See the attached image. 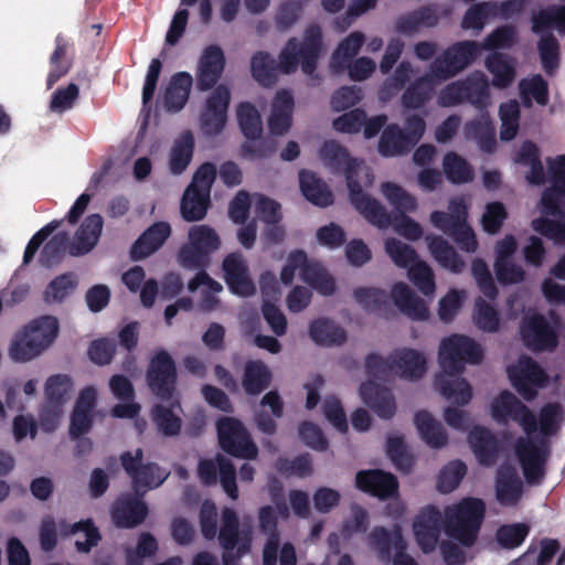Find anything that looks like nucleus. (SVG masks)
<instances>
[{
  "label": "nucleus",
  "instance_id": "774afa93",
  "mask_svg": "<svg viewBox=\"0 0 565 565\" xmlns=\"http://www.w3.org/2000/svg\"><path fill=\"white\" fill-rule=\"evenodd\" d=\"M531 226L535 232L555 243L565 242V217L556 220L537 217L532 221Z\"/></svg>",
  "mask_w": 565,
  "mask_h": 565
},
{
  "label": "nucleus",
  "instance_id": "a18cd8bd",
  "mask_svg": "<svg viewBox=\"0 0 565 565\" xmlns=\"http://www.w3.org/2000/svg\"><path fill=\"white\" fill-rule=\"evenodd\" d=\"M365 38L362 32L354 31L344 38L331 56V67L335 72H343L348 63L354 60L364 44Z\"/></svg>",
  "mask_w": 565,
  "mask_h": 565
},
{
  "label": "nucleus",
  "instance_id": "6ab92c4d",
  "mask_svg": "<svg viewBox=\"0 0 565 565\" xmlns=\"http://www.w3.org/2000/svg\"><path fill=\"white\" fill-rule=\"evenodd\" d=\"M524 345L533 352H552L558 345V335L541 313L526 316L520 324Z\"/></svg>",
  "mask_w": 565,
  "mask_h": 565
},
{
  "label": "nucleus",
  "instance_id": "39448f33",
  "mask_svg": "<svg viewBox=\"0 0 565 565\" xmlns=\"http://www.w3.org/2000/svg\"><path fill=\"white\" fill-rule=\"evenodd\" d=\"M200 527L203 537L207 541L217 535L222 547L223 565H239L241 559L249 553L252 547V532L249 529L239 527L237 513L225 508L221 515V527L217 533V513L214 505L203 508L200 511Z\"/></svg>",
  "mask_w": 565,
  "mask_h": 565
},
{
  "label": "nucleus",
  "instance_id": "20e7f679",
  "mask_svg": "<svg viewBox=\"0 0 565 565\" xmlns=\"http://www.w3.org/2000/svg\"><path fill=\"white\" fill-rule=\"evenodd\" d=\"M320 159L332 172H342L347 180L349 198L354 209L372 225L388 226V212L374 198L365 193L358 180L361 169L356 159L350 157L347 148L334 140L326 141L319 151Z\"/></svg>",
  "mask_w": 565,
  "mask_h": 565
},
{
  "label": "nucleus",
  "instance_id": "603ef678",
  "mask_svg": "<svg viewBox=\"0 0 565 565\" xmlns=\"http://www.w3.org/2000/svg\"><path fill=\"white\" fill-rule=\"evenodd\" d=\"M236 117L239 129L247 140L258 139L263 134V122L257 108L249 102L237 105Z\"/></svg>",
  "mask_w": 565,
  "mask_h": 565
},
{
  "label": "nucleus",
  "instance_id": "bf43d9fd",
  "mask_svg": "<svg viewBox=\"0 0 565 565\" xmlns=\"http://www.w3.org/2000/svg\"><path fill=\"white\" fill-rule=\"evenodd\" d=\"M531 527L526 523H511L500 525L495 531V541L503 550H515L523 544Z\"/></svg>",
  "mask_w": 565,
  "mask_h": 565
},
{
  "label": "nucleus",
  "instance_id": "f03ea898",
  "mask_svg": "<svg viewBox=\"0 0 565 565\" xmlns=\"http://www.w3.org/2000/svg\"><path fill=\"white\" fill-rule=\"evenodd\" d=\"M483 359L481 347L470 337L451 334L439 347L438 360L443 373L435 379L440 394L454 404L465 406L472 398L470 384L460 376L465 364H478Z\"/></svg>",
  "mask_w": 565,
  "mask_h": 565
},
{
  "label": "nucleus",
  "instance_id": "aec40b11",
  "mask_svg": "<svg viewBox=\"0 0 565 565\" xmlns=\"http://www.w3.org/2000/svg\"><path fill=\"white\" fill-rule=\"evenodd\" d=\"M231 104V90L224 85H217L207 96L200 124L203 132L207 136L221 134L227 121V111Z\"/></svg>",
  "mask_w": 565,
  "mask_h": 565
},
{
  "label": "nucleus",
  "instance_id": "b1692460",
  "mask_svg": "<svg viewBox=\"0 0 565 565\" xmlns=\"http://www.w3.org/2000/svg\"><path fill=\"white\" fill-rule=\"evenodd\" d=\"M426 131L425 119L417 115H407L404 126L391 124V157L408 153L423 138Z\"/></svg>",
  "mask_w": 565,
  "mask_h": 565
},
{
  "label": "nucleus",
  "instance_id": "4d7b16f0",
  "mask_svg": "<svg viewBox=\"0 0 565 565\" xmlns=\"http://www.w3.org/2000/svg\"><path fill=\"white\" fill-rule=\"evenodd\" d=\"M498 9L497 2L483 1L472 4L462 18L461 28L481 31L489 18L498 15Z\"/></svg>",
  "mask_w": 565,
  "mask_h": 565
},
{
  "label": "nucleus",
  "instance_id": "8fccbe9b",
  "mask_svg": "<svg viewBox=\"0 0 565 565\" xmlns=\"http://www.w3.org/2000/svg\"><path fill=\"white\" fill-rule=\"evenodd\" d=\"M360 396L381 418H388V387L369 380L361 384Z\"/></svg>",
  "mask_w": 565,
  "mask_h": 565
},
{
  "label": "nucleus",
  "instance_id": "5fc2aeb1",
  "mask_svg": "<svg viewBox=\"0 0 565 565\" xmlns=\"http://www.w3.org/2000/svg\"><path fill=\"white\" fill-rule=\"evenodd\" d=\"M76 275L72 271L64 273L52 279L43 292L46 303L63 302L77 287Z\"/></svg>",
  "mask_w": 565,
  "mask_h": 565
},
{
  "label": "nucleus",
  "instance_id": "a19ab883",
  "mask_svg": "<svg viewBox=\"0 0 565 565\" xmlns=\"http://www.w3.org/2000/svg\"><path fill=\"white\" fill-rule=\"evenodd\" d=\"M414 423L422 439L431 448L439 449L447 445L448 435L439 422L427 411L415 414Z\"/></svg>",
  "mask_w": 565,
  "mask_h": 565
},
{
  "label": "nucleus",
  "instance_id": "a878e982",
  "mask_svg": "<svg viewBox=\"0 0 565 565\" xmlns=\"http://www.w3.org/2000/svg\"><path fill=\"white\" fill-rule=\"evenodd\" d=\"M170 235L171 226L168 222L153 223L132 244L130 258L138 262L149 257L163 246Z\"/></svg>",
  "mask_w": 565,
  "mask_h": 565
},
{
  "label": "nucleus",
  "instance_id": "bb28decb",
  "mask_svg": "<svg viewBox=\"0 0 565 565\" xmlns=\"http://www.w3.org/2000/svg\"><path fill=\"white\" fill-rule=\"evenodd\" d=\"M104 220L100 214L94 213L85 217L76 230L73 241L68 247V254L74 257L88 254L97 245Z\"/></svg>",
  "mask_w": 565,
  "mask_h": 565
},
{
  "label": "nucleus",
  "instance_id": "7ed1b4c3",
  "mask_svg": "<svg viewBox=\"0 0 565 565\" xmlns=\"http://www.w3.org/2000/svg\"><path fill=\"white\" fill-rule=\"evenodd\" d=\"M536 418L541 436L536 439L520 437L514 446L523 476L530 484H539L545 477V465L551 454L548 438L559 431L565 420L563 406L556 402L546 403Z\"/></svg>",
  "mask_w": 565,
  "mask_h": 565
},
{
  "label": "nucleus",
  "instance_id": "37998d69",
  "mask_svg": "<svg viewBox=\"0 0 565 565\" xmlns=\"http://www.w3.org/2000/svg\"><path fill=\"white\" fill-rule=\"evenodd\" d=\"M309 335L319 345H341L347 341L345 330L328 318L311 321Z\"/></svg>",
  "mask_w": 565,
  "mask_h": 565
},
{
  "label": "nucleus",
  "instance_id": "412c9836",
  "mask_svg": "<svg viewBox=\"0 0 565 565\" xmlns=\"http://www.w3.org/2000/svg\"><path fill=\"white\" fill-rule=\"evenodd\" d=\"M443 524L445 525V520H443L441 512L435 505L425 507L417 514L413 529L416 542L423 553L428 554L435 551Z\"/></svg>",
  "mask_w": 565,
  "mask_h": 565
},
{
  "label": "nucleus",
  "instance_id": "4c0bfd02",
  "mask_svg": "<svg viewBox=\"0 0 565 565\" xmlns=\"http://www.w3.org/2000/svg\"><path fill=\"white\" fill-rule=\"evenodd\" d=\"M438 20L436 9L426 6L401 15L395 22V30L404 35H413L424 28H434Z\"/></svg>",
  "mask_w": 565,
  "mask_h": 565
},
{
  "label": "nucleus",
  "instance_id": "c85d7f7f",
  "mask_svg": "<svg viewBox=\"0 0 565 565\" xmlns=\"http://www.w3.org/2000/svg\"><path fill=\"white\" fill-rule=\"evenodd\" d=\"M426 371L425 356L414 349H403L391 354V373L394 372L407 380H419Z\"/></svg>",
  "mask_w": 565,
  "mask_h": 565
},
{
  "label": "nucleus",
  "instance_id": "f3484780",
  "mask_svg": "<svg viewBox=\"0 0 565 565\" xmlns=\"http://www.w3.org/2000/svg\"><path fill=\"white\" fill-rule=\"evenodd\" d=\"M198 477L206 487L216 484L218 477L225 493L232 500L238 498L236 469L232 461L223 455L217 454L215 459H201L198 465Z\"/></svg>",
  "mask_w": 565,
  "mask_h": 565
},
{
  "label": "nucleus",
  "instance_id": "09e8293b",
  "mask_svg": "<svg viewBox=\"0 0 565 565\" xmlns=\"http://www.w3.org/2000/svg\"><path fill=\"white\" fill-rule=\"evenodd\" d=\"M211 204L210 195L193 189H185L181 199L180 212L186 222H196L205 217Z\"/></svg>",
  "mask_w": 565,
  "mask_h": 565
},
{
  "label": "nucleus",
  "instance_id": "9d476101",
  "mask_svg": "<svg viewBox=\"0 0 565 565\" xmlns=\"http://www.w3.org/2000/svg\"><path fill=\"white\" fill-rule=\"evenodd\" d=\"M221 246V239L209 225H193L189 230V242L178 252V262L185 269L207 268L211 255Z\"/></svg>",
  "mask_w": 565,
  "mask_h": 565
},
{
  "label": "nucleus",
  "instance_id": "9b49d317",
  "mask_svg": "<svg viewBox=\"0 0 565 565\" xmlns=\"http://www.w3.org/2000/svg\"><path fill=\"white\" fill-rule=\"evenodd\" d=\"M482 53L479 42L458 41L449 45L429 66L438 82L447 81L469 67Z\"/></svg>",
  "mask_w": 565,
  "mask_h": 565
},
{
  "label": "nucleus",
  "instance_id": "2f4dec72",
  "mask_svg": "<svg viewBox=\"0 0 565 565\" xmlns=\"http://www.w3.org/2000/svg\"><path fill=\"white\" fill-rule=\"evenodd\" d=\"M391 301H393L403 313L414 320H425L428 317V309L425 301L404 282H397L391 287Z\"/></svg>",
  "mask_w": 565,
  "mask_h": 565
},
{
  "label": "nucleus",
  "instance_id": "6e6d98bb",
  "mask_svg": "<svg viewBox=\"0 0 565 565\" xmlns=\"http://www.w3.org/2000/svg\"><path fill=\"white\" fill-rule=\"evenodd\" d=\"M467 135L473 138L481 150L492 152L495 148V130L491 119L488 116H481L466 126Z\"/></svg>",
  "mask_w": 565,
  "mask_h": 565
},
{
  "label": "nucleus",
  "instance_id": "0eeeda50",
  "mask_svg": "<svg viewBox=\"0 0 565 565\" xmlns=\"http://www.w3.org/2000/svg\"><path fill=\"white\" fill-rule=\"evenodd\" d=\"M486 515V503L479 498H463L445 511V531L462 546L477 542Z\"/></svg>",
  "mask_w": 565,
  "mask_h": 565
},
{
  "label": "nucleus",
  "instance_id": "de8ad7c7",
  "mask_svg": "<svg viewBox=\"0 0 565 565\" xmlns=\"http://www.w3.org/2000/svg\"><path fill=\"white\" fill-rule=\"evenodd\" d=\"M486 67L492 74V85L497 88H508L515 79L514 65L502 53L494 52L490 54L486 60Z\"/></svg>",
  "mask_w": 565,
  "mask_h": 565
},
{
  "label": "nucleus",
  "instance_id": "0e129e2a",
  "mask_svg": "<svg viewBox=\"0 0 565 565\" xmlns=\"http://www.w3.org/2000/svg\"><path fill=\"white\" fill-rule=\"evenodd\" d=\"M467 473V466L461 460L448 462L439 472L437 489L441 493H450L461 482Z\"/></svg>",
  "mask_w": 565,
  "mask_h": 565
},
{
  "label": "nucleus",
  "instance_id": "13d9d810",
  "mask_svg": "<svg viewBox=\"0 0 565 565\" xmlns=\"http://www.w3.org/2000/svg\"><path fill=\"white\" fill-rule=\"evenodd\" d=\"M444 172L454 184L468 183L473 180L472 167L456 152H448L443 161Z\"/></svg>",
  "mask_w": 565,
  "mask_h": 565
},
{
  "label": "nucleus",
  "instance_id": "ddd939ff",
  "mask_svg": "<svg viewBox=\"0 0 565 565\" xmlns=\"http://www.w3.org/2000/svg\"><path fill=\"white\" fill-rule=\"evenodd\" d=\"M149 390L159 399L172 401L177 392L178 371L172 356L163 349L158 350L149 361L146 372Z\"/></svg>",
  "mask_w": 565,
  "mask_h": 565
},
{
  "label": "nucleus",
  "instance_id": "e433bc0d",
  "mask_svg": "<svg viewBox=\"0 0 565 565\" xmlns=\"http://www.w3.org/2000/svg\"><path fill=\"white\" fill-rule=\"evenodd\" d=\"M300 279L317 290L322 296H331L335 292L337 285L334 278L319 263L308 259L300 266Z\"/></svg>",
  "mask_w": 565,
  "mask_h": 565
},
{
  "label": "nucleus",
  "instance_id": "f8f14e48",
  "mask_svg": "<svg viewBox=\"0 0 565 565\" xmlns=\"http://www.w3.org/2000/svg\"><path fill=\"white\" fill-rule=\"evenodd\" d=\"M218 445L227 455L253 460L258 448L243 423L234 417H223L216 423Z\"/></svg>",
  "mask_w": 565,
  "mask_h": 565
},
{
  "label": "nucleus",
  "instance_id": "864d4df0",
  "mask_svg": "<svg viewBox=\"0 0 565 565\" xmlns=\"http://www.w3.org/2000/svg\"><path fill=\"white\" fill-rule=\"evenodd\" d=\"M70 235L67 232L54 234L43 246L40 263L46 268L58 265L68 253Z\"/></svg>",
  "mask_w": 565,
  "mask_h": 565
},
{
  "label": "nucleus",
  "instance_id": "49530a36",
  "mask_svg": "<svg viewBox=\"0 0 565 565\" xmlns=\"http://www.w3.org/2000/svg\"><path fill=\"white\" fill-rule=\"evenodd\" d=\"M179 407V401L171 403L170 406L156 404L151 408V419L158 431L166 437L178 436L182 428V419L173 412L174 407Z\"/></svg>",
  "mask_w": 565,
  "mask_h": 565
},
{
  "label": "nucleus",
  "instance_id": "4be33fe9",
  "mask_svg": "<svg viewBox=\"0 0 565 565\" xmlns=\"http://www.w3.org/2000/svg\"><path fill=\"white\" fill-rule=\"evenodd\" d=\"M226 65V58L221 46L207 45L198 62L195 72L196 89L207 92L216 87Z\"/></svg>",
  "mask_w": 565,
  "mask_h": 565
},
{
  "label": "nucleus",
  "instance_id": "2eb2a0df",
  "mask_svg": "<svg viewBox=\"0 0 565 565\" xmlns=\"http://www.w3.org/2000/svg\"><path fill=\"white\" fill-rule=\"evenodd\" d=\"M143 451L136 449L135 454L125 451L120 455V462L130 477L132 489L137 494L145 495L147 490L161 486L169 473L156 462H142Z\"/></svg>",
  "mask_w": 565,
  "mask_h": 565
},
{
  "label": "nucleus",
  "instance_id": "ea45409f",
  "mask_svg": "<svg viewBox=\"0 0 565 565\" xmlns=\"http://www.w3.org/2000/svg\"><path fill=\"white\" fill-rule=\"evenodd\" d=\"M194 147V136L190 130L183 131L174 140L169 158V170L172 174L180 175L186 170L192 161Z\"/></svg>",
  "mask_w": 565,
  "mask_h": 565
},
{
  "label": "nucleus",
  "instance_id": "6e6552de",
  "mask_svg": "<svg viewBox=\"0 0 565 565\" xmlns=\"http://www.w3.org/2000/svg\"><path fill=\"white\" fill-rule=\"evenodd\" d=\"M60 326L53 316H42L23 327L12 340L9 355L14 362H29L39 356L56 339Z\"/></svg>",
  "mask_w": 565,
  "mask_h": 565
},
{
  "label": "nucleus",
  "instance_id": "423d86ee",
  "mask_svg": "<svg viewBox=\"0 0 565 565\" xmlns=\"http://www.w3.org/2000/svg\"><path fill=\"white\" fill-rule=\"evenodd\" d=\"M531 22L532 32L541 35L537 51L542 67L548 76H552L561 64V44L550 30L555 29L558 34L565 35V6H547L534 12Z\"/></svg>",
  "mask_w": 565,
  "mask_h": 565
},
{
  "label": "nucleus",
  "instance_id": "393cba45",
  "mask_svg": "<svg viewBox=\"0 0 565 565\" xmlns=\"http://www.w3.org/2000/svg\"><path fill=\"white\" fill-rule=\"evenodd\" d=\"M468 443L481 466H493L501 450L497 436L487 427L475 426L468 434Z\"/></svg>",
  "mask_w": 565,
  "mask_h": 565
},
{
  "label": "nucleus",
  "instance_id": "338daca9",
  "mask_svg": "<svg viewBox=\"0 0 565 565\" xmlns=\"http://www.w3.org/2000/svg\"><path fill=\"white\" fill-rule=\"evenodd\" d=\"M275 468L281 475L303 478L312 473V461L309 454L299 455L294 459L279 457Z\"/></svg>",
  "mask_w": 565,
  "mask_h": 565
},
{
  "label": "nucleus",
  "instance_id": "58836bf2",
  "mask_svg": "<svg viewBox=\"0 0 565 565\" xmlns=\"http://www.w3.org/2000/svg\"><path fill=\"white\" fill-rule=\"evenodd\" d=\"M426 242L430 254L443 267L455 274H460L465 269L463 259L445 238L427 235Z\"/></svg>",
  "mask_w": 565,
  "mask_h": 565
},
{
  "label": "nucleus",
  "instance_id": "4468645a",
  "mask_svg": "<svg viewBox=\"0 0 565 565\" xmlns=\"http://www.w3.org/2000/svg\"><path fill=\"white\" fill-rule=\"evenodd\" d=\"M507 372L512 386L526 402L534 401L539 390L550 382L546 371L527 355H521L515 364L508 366Z\"/></svg>",
  "mask_w": 565,
  "mask_h": 565
},
{
  "label": "nucleus",
  "instance_id": "c756f323",
  "mask_svg": "<svg viewBox=\"0 0 565 565\" xmlns=\"http://www.w3.org/2000/svg\"><path fill=\"white\" fill-rule=\"evenodd\" d=\"M193 77L188 72H178L171 76L163 94V105L169 113H179L186 105Z\"/></svg>",
  "mask_w": 565,
  "mask_h": 565
},
{
  "label": "nucleus",
  "instance_id": "69168bd1",
  "mask_svg": "<svg viewBox=\"0 0 565 565\" xmlns=\"http://www.w3.org/2000/svg\"><path fill=\"white\" fill-rule=\"evenodd\" d=\"M407 275L413 285L425 296L434 295L436 290L435 275L429 265L419 260L409 266Z\"/></svg>",
  "mask_w": 565,
  "mask_h": 565
},
{
  "label": "nucleus",
  "instance_id": "473e14b6",
  "mask_svg": "<svg viewBox=\"0 0 565 565\" xmlns=\"http://www.w3.org/2000/svg\"><path fill=\"white\" fill-rule=\"evenodd\" d=\"M523 486L514 468L500 467L495 477V495L502 505H515L522 497Z\"/></svg>",
  "mask_w": 565,
  "mask_h": 565
},
{
  "label": "nucleus",
  "instance_id": "a211bd4d",
  "mask_svg": "<svg viewBox=\"0 0 565 565\" xmlns=\"http://www.w3.org/2000/svg\"><path fill=\"white\" fill-rule=\"evenodd\" d=\"M73 383L66 374L51 375L45 382L46 405L41 412V424L45 430H54L62 407L66 403L72 391Z\"/></svg>",
  "mask_w": 565,
  "mask_h": 565
},
{
  "label": "nucleus",
  "instance_id": "c9c22d12",
  "mask_svg": "<svg viewBox=\"0 0 565 565\" xmlns=\"http://www.w3.org/2000/svg\"><path fill=\"white\" fill-rule=\"evenodd\" d=\"M271 379V372L263 361L250 360L244 365L242 386L247 395L257 396L269 387Z\"/></svg>",
  "mask_w": 565,
  "mask_h": 565
},
{
  "label": "nucleus",
  "instance_id": "f257e3e1",
  "mask_svg": "<svg viewBox=\"0 0 565 565\" xmlns=\"http://www.w3.org/2000/svg\"><path fill=\"white\" fill-rule=\"evenodd\" d=\"M323 47L322 30L318 24L306 28L302 41L290 38L278 55V63L268 52L258 51L250 60L252 76L264 87L277 83V71L284 74L295 73L300 65L301 71L310 76L311 85L319 84L321 77L316 73L318 61Z\"/></svg>",
  "mask_w": 565,
  "mask_h": 565
},
{
  "label": "nucleus",
  "instance_id": "79ce46f5",
  "mask_svg": "<svg viewBox=\"0 0 565 565\" xmlns=\"http://www.w3.org/2000/svg\"><path fill=\"white\" fill-rule=\"evenodd\" d=\"M449 213L434 211L430 214L431 224L446 235L450 236L459 223L467 221L468 206L463 199L456 198L449 202Z\"/></svg>",
  "mask_w": 565,
  "mask_h": 565
},
{
  "label": "nucleus",
  "instance_id": "5701e85b",
  "mask_svg": "<svg viewBox=\"0 0 565 565\" xmlns=\"http://www.w3.org/2000/svg\"><path fill=\"white\" fill-rule=\"evenodd\" d=\"M142 497L134 491L122 493L116 499L110 514L117 527L134 529L146 520L149 510Z\"/></svg>",
  "mask_w": 565,
  "mask_h": 565
},
{
  "label": "nucleus",
  "instance_id": "dca6fc26",
  "mask_svg": "<svg viewBox=\"0 0 565 565\" xmlns=\"http://www.w3.org/2000/svg\"><path fill=\"white\" fill-rule=\"evenodd\" d=\"M491 416L498 424L512 420L521 426L526 435L537 430L535 414L510 391L501 392L491 403Z\"/></svg>",
  "mask_w": 565,
  "mask_h": 565
},
{
  "label": "nucleus",
  "instance_id": "052dcab7",
  "mask_svg": "<svg viewBox=\"0 0 565 565\" xmlns=\"http://www.w3.org/2000/svg\"><path fill=\"white\" fill-rule=\"evenodd\" d=\"M473 322L478 329L493 333L500 328V316L493 306L479 297L475 301Z\"/></svg>",
  "mask_w": 565,
  "mask_h": 565
},
{
  "label": "nucleus",
  "instance_id": "680f3d73",
  "mask_svg": "<svg viewBox=\"0 0 565 565\" xmlns=\"http://www.w3.org/2000/svg\"><path fill=\"white\" fill-rule=\"evenodd\" d=\"M355 301L369 312H381L388 306V294L382 289L361 287L353 292Z\"/></svg>",
  "mask_w": 565,
  "mask_h": 565
},
{
  "label": "nucleus",
  "instance_id": "f704fd0d",
  "mask_svg": "<svg viewBox=\"0 0 565 565\" xmlns=\"http://www.w3.org/2000/svg\"><path fill=\"white\" fill-rule=\"evenodd\" d=\"M437 78L429 71L412 82L402 95V104L406 109H419L424 107L435 93Z\"/></svg>",
  "mask_w": 565,
  "mask_h": 565
},
{
  "label": "nucleus",
  "instance_id": "1a4fd4ad",
  "mask_svg": "<svg viewBox=\"0 0 565 565\" xmlns=\"http://www.w3.org/2000/svg\"><path fill=\"white\" fill-rule=\"evenodd\" d=\"M490 84L481 71L470 73L466 78L447 84L438 95L441 107H454L469 103L476 109L483 111L490 105Z\"/></svg>",
  "mask_w": 565,
  "mask_h": 565
},
{
  "label": "nucleus",
  "instance_id": "e2e57ef3",
  "mask_svg": "<svg viewBox=\"0 0 565 565\" xmlns=\"http://www.w3.org/2000/svg\"><path fill=\"white\" fill-rule=\"evenodd\" d=\"M565 194L564 180L562 177L554 180L552 188L544 190L541 198V211L545 215L555 218H565V212L561 207L562 195Z\"/></svg>",
  "mask_w": 565,
  "mask_h": 565
},
{
  "label": "nucleus",
  "instance_id": "7c9ffc66",
  "mask_svg": "<svg viewBox=\"0 0 565 565\" xmlns=\"http://www.w3.org/2000/svg\"><path fill=\"white\" fill-rule=\"evenodd\" d=\"M294 97L288 90H280L276 94L271 113L268 118V128L271 135L282 136L292 124Z\"/></svg>",
  "mask_w": 565,
  "mask_h": 565
},
{
  "label": "nucleus",
  "instance_id": "72a5a7b5",
  "mask_svg": "<svg viewBox=\"0 0 565 565\" xmlns=\"http://www.w3.org/2000/svg\"><path fill=\"white\" fill-rule=\"evenodd\" d=\"M302 195L312 204L327 207L333 203V194L327 183L315 172L302 169L299 172Z\"/></svg>",
  "mask_w": 565,
  "mask_h": 565
},
{
  "label": "nucleus",
  "instance_id": "c03bdc74",
  "mask_svg": "<svg viewBox=\"0 0 565 565\" xmlns=\"http://www.w3.org/2000/svg\"><path fill=\"white\" fill-rule=\"evenodd\" d=\"M355 487L360 491L382 500L388 499V471L361 470L355 476Z\"/></svg>",
  "mask_w": 565,
  "mask_h": 565
},
{
  "label": "nucleus",
  "instance_id": "3c124183",
  "mask_svg": "<svg viewBox=\"0 0 565 565\" xmlns=\"http://www.w3.org/2000/svg\"><path fill=\"white\" fill-rule=\"evenodd\" d=\"M67 50L68 42L62 34H57L55 38V50L50 56L51 70L46 81L47 88H52L57 81L70 72L72 61L66 57Z\"/></svg>",
  "mask_w": 565,
  "mask_h": 565
},
{
  "label": "nucleus",
  "instance_id": "cd10ccee",
  "mask_svg": "<svg viewBox=\"0 0 565 565\" xmlns=\"http://www.w3.org/2000/svg\"><path fill=\"white\" fill-rule=\"evenodd\" d=\"M224 279L231 291L239 296H249L254 285L248 276V267L239 253L228 254L222 264Z\"/></svg>",
  "mask_w": 565,
  "mask_h": 565
}]
</instances>
